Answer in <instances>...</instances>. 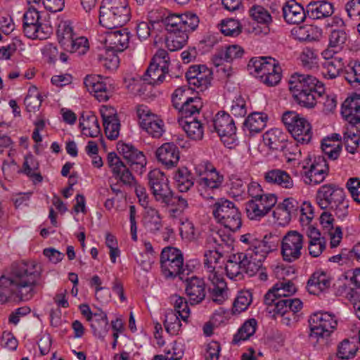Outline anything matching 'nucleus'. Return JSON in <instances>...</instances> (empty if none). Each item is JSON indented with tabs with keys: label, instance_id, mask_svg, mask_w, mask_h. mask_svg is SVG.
Wrapping results in <instances>:
<instances>
[{
	"label": "nucleus",
	"instance_id": "nucleus-45",
	"mask_svg": "<svg viewBox=\"0 0 360 360\" xmlns=\"http://www.w3.org/2000/svg\"><path fill=\"white\" fill-rule=\"evenodd\" d=\"M168 34L165 39L167 48L170 51H176L184 47L186 44L188 37L186 34L179 30H167Z\"/></svg>",
	"mask_w": 360,
	"mask_h": 360
},
{
	"label": "nucleus",
	"instance_id": "nucleus-53",
	"mask_svg": "<svg viewBox=\"0 0 360 360\" xmlns=\"http://www.w3.org/2000/svg\"><path fill=\"white\" fill-rule=\"evenodd\" d=\"M291 32L293 37L300 41H311L316 38V29L310 25L295 27Z\"/></svg>",
	"mask_w": 360,
	"mask_h": 360
},
{
	"label": "nucleus",
	"instance_id": "nucleus-15",
	"mask_svg": "<svg viewBox=\"0 0 360 360\" xmlns=\"http://www.w3.org/2000/svg\"><path fill=\"white\" fill-rule=\"evenodd\" d=\"M304 246V236L297 231H289L281 241V255L284 261L293 262L300 258Z\"/></svg>",
	"mask_w": 360,
	"mask_h": 360
},
{
	"label": "nucleus",
	"instance_id": "nucleus-57",
	"mask_svg": "<svg viewBox=\"0 0 360 360\" xmlns=\"http://www.w3.org/2000/svg\"><path fill=\"white\" fill-rule=\"evenodd\" d=\"M345 79L352 86L360 84V62L351 61L345 70Z\"/></svg>",
	"mask_w": 360,
	"mask_h": 360
},
{
	"label": "nucleus",
	"instance_id": "nucleus-18",
	"mask_svg": "<svg viewBox=\"0 0 360 360\" xmlns=\"http://www.w3.org/2000/svg\"><path fill=\"white\" fill-rule=\"evenodd\" d=\"M345 193L343 188L335 184H325L321 186L316 194V200L319 207L326 210L330 208L343 200Z\"/></svg>",
	"mask_w": 360,
	"mask_h": 360
},
{
	"label": "nucleus",
	"instance_id": "nucleus-21",
	"mask_svg": "<svg viewBox=\"0 0 360 360\" xmlns=\"http://www.w3.org/2000/svg\"><path fill=\"white\" fill-rule=\"evenodd\" d=\"M100 112L106 136L110 140L116 139L119 136L120 129L116 110L110 106H102Z\"/></svg>",
	"mask_w": 360,
	"mask_h": 360
},
{
	"label": "nucleus",
	"instance_id": "nucleus-9",
	"mask_svg": "<svg viewBox=\"0 0 360 360\" xmlns=\"http://www.w3.org/2000/svg\"><path fill=\"white\" fill-rule=\"evenodd\" d=\"M155 13H150L152 22H162L166 30H179L188 36L190 32L195 30L200 22L198 16L191 12H186L182 14H170L165 18L160 15V18L153 19V15Z\"/></svg>",
	"mask_w": 360,
	"mask_h": 360
},
{
	"label": "nucleus",
	"instance_id": "nucleus-54",
	"mask_svg": "<svg viewBox=\"0 0 360 360\" xmlns=\"http://www.w3.org/2000/svg\"><path fill=\"white\" fill-rule=\"evenodd\" d=\"M39 169V164L37 160L31 155L25 157L22 165V172L27 176L34 178L37 182L42 181V176L39 172H36Z\"/></svg>",
	"mask_w": 360,
	"mask_h": 360
},
{
	"label": "nucleus",
	"instance_id": "nucleus-2",
	"mask_svg": "<svg viewBox=\"0 0 360 360\" xmlns=\"http://www.w3.org/2000/svg\"><path fill=\"white\" fill-rule=\"evenodd\" d=\"M117 149L127 161V164H124L115 152H111L107 157L108 167L116 179L126 186H135L136 180L131 171L141 173L146 165V158L142 152L139 151L131 144H119Z\"/></svg>",
	"mask_w": 360,
	"mask_h": 360
},
{
	"label": "nucleus",
	"instance_id": "nucleus-24",
	"mask_svg": "<svg viewBox=\"0 0 360 360\" xmlns=\"http://www.w3.org/2000/svg\"><path fill=\"white\" fill-rule=\"evenodd\" d=\"M296 291L294 283L290 281H283L276 283L271 289L265 294L264 302L265 304H271L277 299L290 298Z\"/></svg>",
	"mask_w": 360,
	"mask_h": 360
},
{
	"label": "nucleus",
	"instance_id": "nucleus-16",
	"mask_svg": "<svg viewBox=\"0 0 360 360\" xmlns=\"http://www.w3.org/2000/svg\"><path fill=\"white\" fill-rule=\"evenodd\" d=\"M277 202L274 194H266L261 198L251 199L245 204L248 217L251 220H260L265 217Z\"/></svg>",
	"mask_w": 360,
	"mask_h": 360
},
{
	"label": "nucleus",
	"instance_id": "nucleus-46",
	"mask_svg": "<svg viewBox=\"0 0 360 360\" xmlns=\"http://www.w3.org/2000/svg\"><path fill=\"white\" fill-rule=\"evenodd\" d=\"M343 140L346 150L354 154L360 141V131L355 126H349L344 131Z\"/></svg>",
	"mask_w": 360,
	"mask_h": 360
},
{
	"label": "nucleus",
	"instance_id": "nucleus-34",
	"mask_svg": "<svg viewBox=\"0 0 360 360\" xmlns=\"http://www.w3.org/2000/svg\"><path fill=\"white\" fill-rule=\"evenodd\" d=\"M264 179L267 183L277 185L283 188L291 189L294 187V181L291 176L282 169H275L266 172L264 174Z\"/></svg>",
	"mask_w": 360,
	"mask_h": 360
},
{
	"label": "nucleus",
	"instance_id": "nucleus-25",
	"mask_svg": "<svg viewBox=\"0 0 360 360\" xmlns=\"http://www.w3.org/2000/svg\"><path fill=\"white\" fill-rule=\"evenodd\" d=\"M212 126L221 138H232L236 134V127L233 118L225 112H219L215 115Z\"/></svg>",
	"mask_w": 360,
	"mask_h": 360
},
{
	"label": "nucleus",
	"instance_id": "nucleus-64",
	"mask_svg": "<svg viewBox=\"0 0 360 360\" xmlns=\"http://www.w3.org/2000/svg\"><path fill=\"white\" fill-rule=\"evenodd\" d=\"M41 101V95L39 92L30 90L25 98L24 103L27 111L35 112L39 109Z\"/></svg>",
	"mask_w": 360,
	"mask_h": 360
},
{
	"label": "nucleus",
	"instance_id": "nucleus-14",
	"mask_svg": "<svg viewBox=\"0 0 360 360\" xmlns=\"http://www.w3.org/2000/svg\"><path fill=\"white\" fill-rule=\"evenodd\" d=\"M141 127L153 138H160L165 132L163 120L152 112L148 106L140 105L136 109Z\"/></svg>",
	"mask_w": 360,
	"mask_h": 360
},
{
	"label": "nucleus",
	"instance_id": "nucleus-22",
	"mask_svg": "<svg viewBox=\"0 0 360 360\" xmlns=\"http://www.w3.org/2000/svg\"><path fill=\"white\" fill-rule=\"evenodd\" d=\"M328 166L324 157H318L304 172V181L306 184L316 185L323 182L328 175Z\"/></svg>",
	"mask_w": 360,
	"mask_h": 360
},
{
	"label": "nucleus",
	"instance_id": "nucleus-59",
	"mask_svg": "<svg viewBox=\"0 0 360 360\" xmlns=\"http://www.w3.org/2000/svg\"><path fill=\"white\" fill-rule=\"evenodd\" d=\"M145 226L148 230L153 233L158 231L161 229V218L158 210L152 208L147 210L145 217Z\"/></svg>",
	"mask_w": 360,
	"mask_h": 360
},
{
	"label": "nucleus",
	"instance_id": "nucleus-23",
	"mask_svg": "<svg viewBox=\"0 0 360 360\" xmlns=\"http://www.w3.org/2000/svg\"><path fill=\"white\" fill-rule=\"evenodd\" d=\"M299 209V202L294 198H288L277 205L273 211V216L279 224H285L298 214Z\"/></svg>",
	"mask_w": 360,
	"mask_h": 360
},
{
	"label": "nucleus",
	"instance_id": "nucleus-8",
	"mask_svg": "<svg viewBox=\"0 0 360 360\" xmlns=\"http://www.w3.org/2000/svg\"><path fill=\"white\" fill-rule=\"evenodd\" d=\"M212 214L218 223L232 232L238 231L242 225L241 215L234 203L221 198L212 207Z\"/></svg>",
	"mask_w": 360,
	"mask_h": 360
},
{
	"label": "nucleus",
	"instance_id": "nucleus-26",
	"mask_svg": "<svg viewBox=\"0 0 360 360\" xmlns=\"http://www.w3.org/2000/svg\"><path fill=\"white\" fill-rule=\"evenodd\" d=\"M158 160L166 168L170 169L177 165L180 155L178 147L173 143H165L156 151Z\"/></svg>",
	"mask_w": 360,
	"mask_h": 360
},
{
	"label": "nucleus",
	"instance_id": "nucleus-42",
	"mask_svg": "<svg viewBox=\"0 0 360 360\" xmlns=\"http://www.w3.org/2000/svg\"><path fill=\"white\" fill-rule=\"evenodd\" d=\"M174 179L180 192L188 191L194 184L192 174L186 167H179L175 172Z\"/></svg>",
	"mask_w": 360,
	"mask_h": 360
},
{
	"label": "nucleus",
	"instance_id": "nucleus-52",
	"mask_svg": "<svg viewBox=\"0 0 360 360\" xmlns=\"http://www.w3.org/2000/svg\"><path fill=\"white\" fill-rule=\"evenodd\" d=\"M57 37L58 42L65 48L68 44L75 37L71 22L69 21L61 22L58 27Z\"/></svg>",
	"mask_w": 360,
	"mask_h": 360
},
{
	"label": "nucleus",
	"instance_id": "nucleus-4",
	"mask_svg": "<svg viewBox=\"0 0 360 360\" xmlns=\"http://www.w3.org/2000/svg\"><path fill=\"white\" fill-rule=\"evenodd\" d=\"M221 257L219 252L209 251L205 254L204 259V273L208 281V295L217 304H223L229 297L227 284L219 273V260Z\"/></svg>",
	"mask_w": 360,
	"mask_h": 360
},
{
	"label": "nucleus",
	"instance_id": "nucleus-3",
	"mask_svg": "<svg viewBox=\"0 0 360 360\" xmlns=\"http://www.w3.org/2000/svg\"><path fill=\"white\" fill-rule=\"evenodd\" d=\"M289 89L295 100L302 107L314 108L325 93L324 84L310 75L293 74L289 80Z\"/></svg>",
	"mask_w": 360,
	"mask_h": 360
},
{
	"label": "nucleus",
	"instance_id": "nucleus-56",
	"mask_svg": "<svg viewBox=\"0 0 360 360\" xmlns=\"http://www.w3.org/2000/svg\"><path fill=\"white\" fill-rule=\"evenodd\" d=\"M252 301V292L249 290L240 291L233 304V313L240 314L245 311Z\"/></svg>",
	"mask_w": 360,
	"mask_h": 360
},
{
	"label": "nucleus",
	"instance_id": "nucleus-40",
	"mask_svg": "<svg viewBox=\"0 0 360 360\" xmlns=\"http://www.w3.org/2000/svg\"><path fill=\"white\" fill-rule=\"evenodd\" d=\"M242 254L233 255V257L227 261L225 266L227 276L235 281H240L243 278L245 267L242 264Z\"/></svg>",
	"mask_w": 360,
	"mask_h": 360
},
{
	"label": "nucleus",
	"instance_id": "nucleus-37",
	"mask_svg": "<svg viewBox=\"0 0 360 360\" xmlns=\"http://www.w3.org/2000/svg\"><path fill=\"white\" fill-rule=\"evenodd\" d=\"M263 141L269 148L275 150H282L287 143L286 135L279 129H271L263 135Z\"/></svg>",
	"mask_w": 360,
	"mask_h": 360
},
{
	"label": "nucleus",
	"instance_id": "nucleus-44",
	"mask_svg": "<svg viewBox=\"0 0 360 360\" xmlns=\"http://www.w3.org/2000/svg\"><path fill=\"white\" fill-rule=\"evenodd\" d=\"M267 116L263 113L254 112L249 115L243 124L245 130L250 133H258L261 131L266 124Z\"/></svg>",
	"mask_w": 360,
	"mask_h": 360
},
{
	"label": "nucleus",
	"instance_id": "nucleus-55",
	"mask_svg": "<svg viewBox=\"0 0 360 360\" xmlns=\"http://www.w3.org/2000/svg\"><path fill=\"white\" fill-rule=\"evenodd\" d=\"M29 6H36L38 8L44 7L50 12L56 13L63 10L64 0H27Z\"/></svg>",
	"mask_w": 360,
	"mask_h": 360
},
{
	"label": "nucleus",
	"instance_id": "nucleus-33",
	"mask_svg": "<svg viewBox=\"0 0 360 360\" xmlns=\"http://www.w3.org/2000/svg\"><path fill=\"white\" fill-rule=\"evenodd\" d=\"M331 279L323 271H315L308 280L307 288L312 295H319L320 292L328 289L330 286Z\"/></svg>",
	"mask_w": 360,
	"mask_h": 360
},
{
	"label": "nucleus",
	"instance_id": "nucleus-13",
	"mask_svg": "<svg viewBox=\"0 0 360 360\" xmlns=\"http://www.w3.org/2000/svg\"><path fill=\"white\" fill-rule=\"evenodd\" d=\"M148 185L156 201L169 206L172 203L173 192L165 174L158 169L151 170L148 174Z\"/></svg>",
	"mask_w": 360,
	"mask_h": 360
},
{
	"label": "nucleus",
	"instance_id": "nucleus-60",
	"mask_svg": "<svg viewBox=\"0 0 360 360\" xmlns=\"http://www.w3.org/2000/svg\"><path fill=\"white\" fill-rule=\"evenodd\" d=\"M89 47L87 39L84 37H74L64 49L71 53H76L78 55H84L89 50Z\"/></svg>",
	"mask_w": 360,
	"mask_h": 360
},
{
	"label": "nucleus",
	"instance_id": "nucleus-19",
	"mask_svg": "<svg viewBox=\"0 0 360 360\" xmlns=\"http://www.w3.org/2000/svg\"><path fill=\"white\" fill-rule=\"evenodd\" d=\"M211 75V71L205 65H192L186 72V77L189 86L203 91L210 84Z\"/></svg>",
	"mask_w": 360,
	"mask_h": 360
},
{
	"label": "nucleus",
	"instance_id": "nucleus-32",
	"mask_svg": "<svg viewBox=\"0 0 360 360\" xmlns=\"http://www.w3.org/2000/svg\"><path fill=\"white\" fill-rule=\"evenodd\" d=\"M333 12V5L327 1H313L307 5V15L312 20L327 18L330 17Z\"/></svg>",
	"mask_w": 360,
	"mask_h": 360
},
{
	"label": "nucleus",
	"instance_id": "nucleus-1",
	"mask_svg": "<svg viewBox=\"0 0 360 360\" xmlns=\"http://www.w3.org/2000/svg\"><path fill=\"white\" fill-rule=\"evenodd\" d=\"M40 278V269L34 262L13 263L9 276L0 277L1 300L4 302L12 297L20 301L31 300L36 292L35 288L44 286Z\"/></svg>",
	"mask_w": 360,
	"mask_h": 360
},
{
	"label": "nucleus",
	"instance_id": "nucleus-50",
	"mask_svg": "<svg viewBox=\"0 0 360 360\" xmlns=\"http://www.w3.org/2000/svg\"><path fill=\"white\" fill-rule=\"evenodd\" d=\"M257 321L255 319H251L245 321L234 335L233 343L239 344L241 341L248 340L255 333Z\"/></svg>",
	"mask_w": 360,
	"mask_h": 360
},
{
	"label": "nucleus",
	"instance_id": "nucleus-61",
	"mask_svg": "<svg viewBox=\"0 0 360 360\" xmlns=\"http://www.w3.org/2000/svg\"><path fill=\"white\" fill-rule=\"evenodd\" d=\"M271 71V73L267 71L259 77L261 82L268 86L277 85L281 79L282 70L278 63L273 67V70Z\"/></svg>",
	"mask_w": 360,
	"mask_h": 360
},
{
	"label": "nucleus",
	"instance_id": "nucleus-5",
	"mask_svg": "<svg viewBox=\"0 0 360 360\" xmlns=\"http://www.w3.org/2000/svg\"><path fill=\"white\" fill-rule=\"evenodd\" d=\"M131 18L127 0H103L99 10V22L108 30L121 27Z\"/></svg>",
	"mask_w": 360,
	"mask_h": 360
},
{
	"label": "nucleus",
	"instance_id": "nucleus-49",
	"mask_svg": "<svg viewBox=\"0 0 360 360\" xmlns=\"http://www.w3.org/2000/svg\"><path fill=\"white\" fill-rule=\"evenodd\" d=\"M242 254L243 266L245 267V273L250 276L255 275L262 267L264 260L251 255L252 252H245Z\"/></svg>",
	"mask_w": 360,
	"mask_h": 360
},
{
	"label": "nucleus",
	"instance_id": "nucleus-12",
	"mask_svg": "<svg viewBox=\"0 0 360 360\" xmlns=\"http://www.w3.org/2000/svg\"><path fill=\"white\" fill-rule=\"evenodd\" d=\"M310 338L319 341L330 335L336 329L338 321L334 314L328 312H317L309 320Z\"/></svg>",
	"mask_w": 360,
	"mask_h": 360
},
{
	"label": "nucleus",
	"instance_id": "nucleus-31",
	"mask_svg": "<svg viewBox=\"0 0 360 360\" xmlns=\"http://www.w3.org/2000/svg\"><path fill=\"white\" fill-rule=\"evenodd\" d=\"M283 14L285 20L289 24H298L304 21L307 15V8L295 0L288 1L283 7Z\"/></svg>",
	"mask_w": 360,
	"mask_h": 360
},
{
	"label": "nucleus",
	"instance_id": "nucleus-10",
	"mask_svg": "<svg viewBox=\"0 0 360 360\" xmlns=\"http://www.w3.org/2000/svg\"><path fill=\"white\" fill-rule=\"evenodd\" d=\"M282 121L297 143L308 144L311 141V126L304 117L295 111H286Z\"/></svg>",
	"mask_w": 360,
	"mask_h": 360
},
{
	"label": "nucleus",
	"instance_id": "nucleus-7",
	"mask_svg": "<svg viewBox=\"0 0 360 360\" xmlns=\"http://www.w3.org/2000/svg\"><path fill=\"white\" fill-rule=\"evenodd\" d=\"M161 271L167 279L179 277L184 280L185 268L181 251L176 248L168 246L162 249L160 255Z\"/></svg>",
	"mask_w": 360,
	"mask_h": 360
},
{
	"label": "nucleus",
	"instance_id": "nucleus-11",
	"mask_svg": "<svg viewBox=\"0 0 360 360\" xmlns=\"http://www.w3.org/2000/svg\"><path fill=\"white\" fill-rule=\"evenodd\" d=\"M39 13L37 7L29 6L23 15L22 31L29 39L44 40L51 33V27L41 22Z\"/></svg>",
	"mask_w": 360,
	"mask_h": 360
},
{
	"label": "nucleus",
	"instance_id": "nucleus-38",
	"mask_svg": "<svg viewBox=\"0 0 360 360\" xmlns=\"http://www.w3.org/2000/svg\"><path fill=\"white\" fill-rule=\"evenodd\" d=\"M178 122L191 139L201 140L202 139L204 128L202 124L196 117L191 120L179 118Z\"/></svg>",
	"mask_w": 360,
	"mask_h": 360
},
{
	"label": "nucleus",
	"instance_id": "nucleus-6",
	"mask_svg": "<svg viewBox=\"0 0 360 360\" xmlns=\"http://www.w3.org/2000/svg\"><path fill=\"white\" fill-rule=\"evenodd\" d=\"M199 176L196 181L198 192L205 199H213L214 191L221 188L224 178L209 162H202L195 167Z\"/></svg>",
	"mask_w": 360,
	"mask_h": 360
},
{
	"label": "nucleus",
	"instance_id": "nucleus-28",
	"mask_svg": "<svg viewBox=\"0 0 360 360\" xmlns=\"http://www.w3.org/2000/svg\"><path fill=\"white\" fill-rule=\"evenodd\" d=\"M341 113L350 126L360 123V95L347 98L342 105Z\"/></svg>",
	"mask_w": 360,
	"mask_h": 360
},
{
	"label": "nucleus",
	"instance_id": "nucleus-30",
	"mask_svg": "<svg viewBox=\"0 0 360 360\" xmlns=\"http://www.w3.org/2000/svg\"><path fill=\"white\" fill-rule=\"evenodd\" d=\"M276 248L275 238L271 235H266L263 239L256 238L252 248H248L246 252H252L251 255L264 260L267 255Z\"/></svg>",
	"mask_w": 360,
	"mask_h": 360
},
{
	"label": "nucleus",
	"instance_id": "nucleus-63",
	"mask_svg": "<svg viewBox=\"0 0 360 360\" xmlns=\"http://www.w3.org/2000/svg\"><path fill=\"white\" fill-rule=\"evenodd\" d=\"M179 231L181 238L187 240H195L198 236L193 224L186 219L181 221Z\"/></svg>",
	"mask_w": 360,
	"mask_h": 360
},
{
	"label": "nucleus",
	"instance_id": "nucleus-47",
	"mask_svg": "<svg viewBox=\"0 0 360 360\" xmlns=\"http://www.w3.org/2000/svg\"><path fill=\"white\" fill-rule=\"evenodd\" d=\"M358 349V340L356 338L354 337L350 340L345 339L340 343L337 354L340 359H348L354 357Z\"/></svg>",
	"mask_w": 360,
	"mask_h": 360
},
{
	"label": "nucleus",
	"instance_id": "nucleus-43",
	"mask_svg": "<svg viewBox=\"0 0 360 360\" xmlns=\"http://www.w3.org/2000/svg\"><path fill=\"white\" fill-rule=\"evenodd\" d=\"M251 18L259 24L265 25L263 32L266 34L269 32V25L272 22V17L267 9L262 6L255 5L249 10Z\"/></svg>",
	"mask_w": 360,
	"mask_h": 360
},
{
	"label": "nucleus",
	"instance_id": "nucleus-62",
	"mask_svg": "<svg viewBox=\"0 0 360 360\" xmlns=\"http://www.w3.org/2000/svg\"><path fill=\"white\" fill-rule=\"evenodd\" d=\"M172 300L174 302V307L173 311L176 312V315L178 314L180 316L181 320L187 321L190 314V309L186 299L177 295H174L172 297Z\"/></svg>",
	"mask_w": 360,
	"mask_h": 360
},
{
	"label": "nucleus",
	"instance_id": "nucleus-48",
	"mask_svg": "<svg viewBox=\"0 0 360 360\" xmlns=\"http://www.w3.org/2000/svg\"><path fill=\"white\" fill-rule=\"evenodd\" d=\"M322 74L326 79H333L340 75L342 70L344 63L342 58H335L332 60H326L323 63Z\"/></svg>",
	"mask_w": 360,
	"mask_h": 360
},
{
	"label": "nucleus",
	"instance_id": "nucleus-27",
	"mask_svg": "<svg viewBox=\"0 0 360 360\" xmlns=\"http://www.w3.org/2000/svg\"><path fill=\"white\" fill-rule=\"evenodd\" d=\"M186 282L185 291L191 304L201 302L206 295V285L202 278L192 276L184 278Z\"/></svg>",
	"mask_w": 360,
	"mask_h": 360
},
{
	"label": "nucleus",
	"instance_id": "nucleus-29",
	"mask_svg": "<svg viewBox=\"0 0 360 360\" xmlns=\"http://www.w3.org/2000/svg\"><path fill=\"white\" fill-rule=\"evenodd\" d=\"M269 307H273L272 310L277 314L284 316L292 312L294 319H296L295 313L298 312L302 308V302L299 299L283 298L277 299L271 304H266Z\"/></svg>",
	"mask_w": 360,
	"mask_h": 360
},
{
	"label": "nucleus",
	"instance_id": "nucleus-20",
	"mask_svg": "<svg viewBox=\"0 0 360 360\" xmlns=\"http://www.w3.org/2000/svg\"><path fill=\"white\" fill-rule=\"evenodd\" d=\"M129 34L126 29L110 30L105 33L103 42L108 51L121 52L127 48Z\"/></svg>",
	"mask_w": 360,
	"mask_h": 360
},
{
	"label": "nucleus",
	"instance_id": "nucleus-17",
	"mask_svg": "<svg viewBox=\"0 0 360 360\" xmlns=\"http://www.w3.org/2000/svg\"><path fill=\"white\" fill-rule=\"evenodd\" d=\"M112 80L110 77L101 75H88L84 78V84L88 91L94 93L100 102L106 101L111 96L114 90Z\"/></svg>",
	"mask_w": 360,
	"mask_h": 360
},
{
	"label": "nucleus",
	"instance_id": "nucleus-36",
	"mask_svg": "<svg viewBox=\"0 0 360 360\" xmlns=\"http://www.w3.org/2000/svg\"><path fill=\"white\" fill-rule=\"evenodd\" d=\"M79 126L82 133L89 137H96L101 133L100 126L96 116L89 111L83 112L79 118Z\"/></svg>",
	"mask_w": 360,
	"mask_h": 360
},
{
	"label": "nucleus",
	"instance_id": "nucleus-58",
	"mask_svg": "<svg viewBox=\"0 0 360 360\" xmlns=\"http://www.w3.org/2000/svg\"><path fill=\"white\" fill-rule=\"evenodd\" d=\"M220 30L226 36L236 37L242 31L240 22L233 18H227L223 20L220 23Z\"/></svg>",
	"mask_w": 360,
	"mask_h": 360
},
{
	"label": "nucleus",
	"instance_id": "nucleus-41",
	"mask_svg": "<svg viewBox=\"0 0 360 360\" xmlns=\"http://www.w3.org/2000/svg\"><path fill=\"white\" fill-rule=\"evenodd\" d=\"M202 108V102L199 97H186L184 101V105L179 111L180 118H195L196 114H199Z\"/></svg>",
	"mask_w": 360,
	"mask_h": 360
},
{
	"label": "nucleus",
	"instance_id": "nucleus-35",
	"mask_svg": "<svg viewBox=\"0 0 360 360\" xmlns=\"http://www.w3.org/2000/svg\"><path fill=\"white\" fill-rule=\"evenodd\" d=\"M276 63L277 61L271 57H256L250 59L248 68L250 74L260 77L266 72L273 70Z\"/></svg>",
	"mask_w": 360,
	"mask_h": 360
},
{
	"label": "nucleus",
	"instance_id": "nucleus-51",
	"mask_svg": "<svg viewBox=\"0 0 360 360\" xmlns=\"http://www.w3.org/2000/svg\"><path fill=\"white\" fill-rule=\"evenodd\" d=\"M180 319V316L176 315V312L173 311V310L167 311L164 326L166 331L171 335L179 334L181 327Z\"/></svg>",
	"mask_w": 360,
	"mask_h": 360
},
{
	"label": "nucleus",
	"instance_id": "nucleus-39",
	"mask_svg": "<svg viewBox=\"0 0 360 360\" xmlns=\"http://www.w3.org/2000/svg\"><path fill=\"white\" fill-rule=\"evenodd\" d=\"M167 72V67L150 63L142 79L148 84L159 85L164 82Z\"/></svg>",
	"mask_w": 360,
	"mask_h": 360
}]
</instances>
